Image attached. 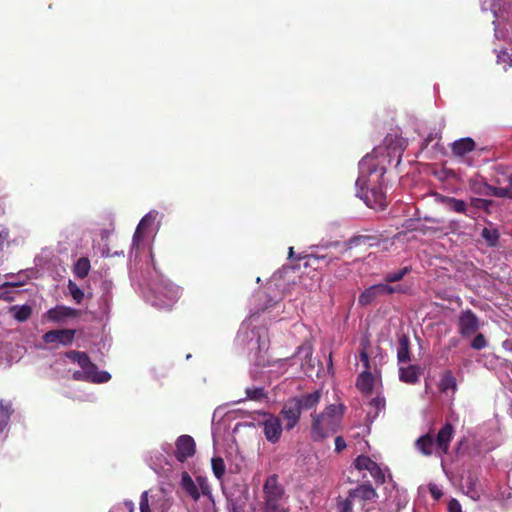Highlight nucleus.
I'll use <instances>...</instances> for the list:
<instances>
[{
    "label": "nucleus",
    "instance_id": "nucleus-19",
    "mask_svg": "<svg viewBox=\"0 0 512 512\" xmlns=\"http://www.w3.org/2000/svg\"><path fill=\"white\" fill-rule=\"evenodd\" d=\"M420 374L421 370L417 365H409L408 367H401L399 369L400 380L407 384L417 383L419 381Z\"/></svg>",
    "mask_w": 512,
    "mask_h": 512
},
{
    "label": "nucleus",
    "instance_id": "nucleus-44",
    "mask_svg": "<svg viewBox=\"0 0 512 512\" xmlns=\"http://www.w3.org/2000/svg\"><path fill=\"white\" fill-rule=\"evenodd\" d=\"M359 359H360V361L362 362V364L364 366V370L370 371L369 355H368V353L365 350H362L359 353Z\"/></svg>",
    "mask_w": 512,
    "mask_h": 512
},
{
    "label": "nucleus",
    "instance_id": "nucleus-59",
    "mask_svg": "<svg viewBox=\"0 0 512 512\" xmlns=\"http://www.w3.org/2000/svg\"><path fill=\"white\" fill-rule=\"evenodd\" d=\"M507 181H508V184H509V187L508 188H512V174H510L508 177H507Z\"/></svg>",
    "mask_w": 512,
    "mask_h": 512
},
{
    "label": "nucleus",
    "instance_id": "nucleus-20",
    "mask_svg": "<svg viewBox=\"0 0 512 512\" xmlns=\"http://www.w3.org/2000/svg\"><path fill=\"white\" fill-rule=\"evenodd\" d=\"M181 486L194 501H198L200 499L201 494L199 492V489L194 483L189 473L186 471L182 472Z\"/></svg>",
    "mask_w": 512,
    "mask_h": 512
},
{
    "label": "nucleus",
    "instance_id": "nucleus-61",
    "mask_svg": "<svg viewBox=\"0 0 512 512\" xmlns=\"http://www.w3.org/2000/svg\"><path fill=\"white\" fill-rule=\"evenodd\" d=\"M432 494L435 496V498H439L441 495L440 493L437 494V492H434V491H432Z\"/></svg>",
    "mask_w": 512,
    "mask_h": 512
},
{
    "label": "nucleus",
    "instance_id": "nucleus-34",
    "mask_svg": "<svg viewBox=\"0 0 512 512\" xmlns=\"http://www.w3.org/2000/svg\"><path fill=\"white\" fill-rule=\"evenodd\" d=\"M497 63L503 64L504 70L512 67V56L507 52L506 49L500 50L497 53Z\"/></svg>",
    "mask_w": 512,
    "mask_h": 512
},
{
    "label": "nucleus",
    "instance_id": "nucleus-54",
    "mask_svg": "<svg viewBox=\"0 0 512 512\" xmlns=\"http://www.w3.org/2000/svg\"><path fill=\"white\" fill-rule=\"evenodd\" d=\"M22 285H23L22 282H17V281L5 282V283L2 284L1 289L8 288V287H19V286H22Z\"/></svg>",
    "mask_w": 512,
    "mask_h": 512
},
{
    "label": "nucleus",
    "instance_id": "nucleus-22",
    "mask_svg": "<svg viewBox=\"0 0 512 512\" xmlns=\"http://www.w3.org/2000/svg\"><path fill=\"white\" fill-rule=\"evenodd\" d=\"M417 449L425 456H430L433 453L435 447L434 436L432 433H427L416 441Z\"/></svg>",
    "mask_w": 512,
    "mask_h": 512
},
{
    "label": "nucleus",
    "instance_id": "nucleus-3",
    "mask_svg": "<svg viewBox=\"0 0 512 512\" xmlns=\"http://www.w3.org/2000/svg\"><path fill=\"white\" fill-rule=\"evenodd\" d=\"M262 493V508L284 505L288 499L285 487L280 483L277 474H271L266 477L263 483Z\"/></svg>",
    "mask_w": 512,
    "mask_h": 512
},
{
    "label": "nucleus",
    "instance_id": "nucleus-2",
    "mask_svg": "<svg viewBox=\"0 0 512 512\" xmlns=\"http://www.w3.org/2000/svg\"><path fill=\"white\" fill-rule=\"evenodd\" d=\"M386 167L383 161L373 154H367L359 162V176L356 180V187L363 193L365 186L382 185Z\"/></svg>",
    "mask_w": 512,
    "mask_h": 512
},
{
    "label": "nucleus",
    "instance_id": "nucleus-53",
    "mask_svg": "<svg viewBox=\"0 0 512 512\" xmlns=\"http://www.w3.org/2000/svg\"><path fill=\"white\" fill-rule=\"evenodd\" d=\"M0 299L6 302H12L14 300L10 292L6 290L0 292Z\"/></svg>",
    "mask_w": 512,
    "mask_h": 512
},
{
    "label": "nucleus",
    "instance_id": "nucleus-60",
    "mask_svg": "<svg viewBox=\"0 0 512 512\" xmlns=\"http://www.w3.org/2000/svg\"><path fill=\"white\" fill-rule=\"evenodd\" d=\"M293 254H294V249H293V247H290L289 248V258H292Z\"/></svg>",
    "mask_w": 512,
    "mask_h": 512
},
{
    "label": "nucleus",
    "instance_id": "nucleus-41",
    "mask_svg": "<svg viewBox=\"0 0 512 512\" xmlns=\"http://www.w3.org/2000/svg\"><path fill=\"white\" fill-rule=\"evenodd\" d=\"M140 512H151L148 499V491H144L140 496Z\"/></svg>",
    "mask_w": 512,
    "mask_h": 512
},
{
    "label": "nucleus",
    "instance_id": "nucleus-24",
    "mask_svg": "<svg viewBox=\"0 0 512 512\" xmlns=\"http://www.w3.org/2000/svg\"><path fill=\"white\" fill-rule=\"evenodd\" d=\"M441 202L450 210L456 213L467 214V204L464 200L457 199L450 196H443Z\"/></svg>",
    "mask_w": 512,
    "mask_h": 512
},
{
    "label": "nucleus",
    "instance_id": "nucleus-49",
    "mask_svg": "<svg viewBox=\"0 0 512 512\" xmlns=\"http://www.w3.org/2000/svg\"><path fill=\"white\" fill-rule=\"evenodd\" d=\"M346 448V442L342 436H337L335 438V450L340 452Z\"/></svg>",
    "mask_w": 512,
    "mask_h": 512
},
{
    "label": "nucleus",
    "instance_id": "nucleus-50",
    "mask_svg": "<svg viewBox=\"0 0 512 512\" xmlns=\"http://www.w3.org/2000/svg\"><path fill=\"white\" fill-rule=\"evenodd\" d=\"M449 512H463L460 503L456 499H452L448 505Z\"/></svg>",
    "mask_w": 512,
    "mask_h": 512
},
{
    "label": "nucleus",
    "instance_id": "nucleus-35",
    "mask_svg": "<svg viewBox=\"0 0 512 512\" xmlns=\"http://www.w3.org/2000/svg\"><path fill=\"white\" fill-rule=\"evenodd\" d=\"M68 289L76 303H81L84 298V292L77 286V284L71 280L68 283Z\"/></svg>",
    "mask_w": 512,
    "mask_h": 512
},
{
    "label": "nucleus",
    "instance_id": "nucleus-33",
    "mask_svg": "<svg viewBox=\"0 0 512 512\" xmlns=\"http://www.w3.org/2000/svg\"><path fill=\"white\" fill-rule=\"evenodd\" d=\"M482 237L490 246H496L499 240V233L497 230L484 228L482 230Z\"/></svg>",
    "mask_w": 512,
    "mask_h": 512
},
{
    "label": "nucleus",
    "instance_id": "nucleus-5",
    "mask_svg": "<svg viewBox=\"0 0 512 512\" xmlns=\"http://www.w3.org/2000/svg\"><path fill=\"white\" fill-rule=\"evenodd\" d=\"M378 238L374 235H355L345 242L334 241L330 245L340 248L341 254H347L354 248L367 251L369 248L378 245Z\"/></svg>",
    "mask_w": 512,
    "mask_h": 512
},
{
    "label": "nucleus",
    "instance_id": "nucleus-58",
    "mask_svg": "<svg viewBox=\"0 0 512 512\" xmlns=\"http://www.w3.org/2000/svg\"><path fill=\"white\" fill-rule=\"evenodd\" d=\"M424 220L428 221V222H431V223H436V224L441 223V220L433 218V217H425Z\"/></svg>",
    "mask_w": 512,
    "mask_h": 512
},
{
    "label": "nucleus",
    "instance_id": "nucleus-37",
    "mask_svg": "<svg viewBox=\"0 0 512 512\" xmlns=\"http://www.w3.org/2000/svg\"><path fill=\"white\" fill-rule=\"evenodd\" d=\"M493 204L492 200L482 199V198H471L470 205L476 209H482L484 211H489V207Z\"/></svg>",
    "mask_w": 512,
    "mask_h": 512
},
{
    "label": "nucleus",
    "instance_id": "nucleus-31",
    "mask_svg": "<svg viewBox=\"0 0 512 512\" xmlns=\"http://www.w3.org/2000/svg\"><path fill=\"white\" fill-rule=\"evenodd\" d=\"M212 471L218 480H221L226 472V466L223 458L214 457L211 460Z\"/></svg>",
    "mask_w": 512,
    "mask_h": 512
},
{
    "label": "nucleus",
    "instance_id": "nucleus-9",
    "mask_svg": "<svg viewBox=\"0 0 512 512\" xmlns=\"http://www.w3.org/2000/svg\"><path fill=\"white\" fill-rule=\"evenodd\" d=\"M354 466L357 470H367L369 471L371 477L377 484H383L385 482V474L380 468V466L373 461L370 457L366 455H359L354 460Z\"/></svg>",
    "mask_w": 512,
    "mask_h": 512
},
{
    "label": "nucleus",
    "instance_id": "nucleus-52",
    "mask_svg": "<svg viewBox=\"0 0 512 512\" xmlns=\"http://www.w3.org/2000/svg\"><path fill=\"white\" fill-rule=\"evenodd\" d=\"M151 223V219H149L148 216H145L141 219V221L139 222L137 228L141 229V230H145L146 227Z\"/></svg>",
    "mask_w": 512,
    "mask_h": 512
},
{
    "label": "nucleus",
    "instance_id": "nucleus-10",
    "mask_svg": "<svg viewBox=\"0 0 512 512\" xmlns=\"http://www.w3.org/2000/svg\"><path fill=\"white\" fill-rule=\"evenodd\" d=\"M453 436L454 427L451 423L446 422L434 437L436 453L439 455L448 454Z\"/></svg>",
    "mask_w": 512,
    "mask_h": 512
},
{
    "label": "nucleus",
    "instance_id": "nucleus-38",
    "mask_svg": "<svg viewBox=\"0 0 512 512\" xmlns=\"http://www.w3.org/2000/svg\"><path fill=\"white\" fill-rule=\"evenodd\" d=\"M12 413H13V408H12L11 402L1 400L0 401V416L9 421Z\"/></svg>",
    "mask_w": 512,
    "mask_h": 512
},
{
    "label": "nucleus",
    "instance_id": "nucleus-13",
    "mask_svg": "<svg viewBox=\"0 0 512 512\" xmlns=\"http://www.w3.org/2000/svg\"><path fill=\"white\" fill-rule=\"evenodd\" d=\"M322 395V390L318 389L312 393H307L300 395L298 397H294L291 400L302 412L315 409L317 405L320 403Z\"/></svg>",
    "mask_w": 512,
    "mask_h": 512
},
{
    "label": "nucleus",
    "instance_id": "nucleus-43",
    "mask_svg": "<svg viewBox=\"0 0 512 512\" xmlns=\"http://www.w3.org/2000/svg\"><path fill=\"white\" fill-rule=\"evenodd\" d=\"M369 404L373 406L378 412L385 408V399L383 397L377 396L373 398Z\"/></svg>",
    "mask_w": 512,
    "mask_h": 512
},
{
    "label": "nucleus",
    "instance_id": "nucleus-36",
    "mask_svg": "<svg viewBox=\"0 0 512 512\" xmlns=\"http://www.w3.org/2000/svg\"><path fill=\"white\" fill-rule=\"evenodd\" d=\"M247 397L251 400L260 401L266 397L264 388L262 387H253L246 389Z\"/></svg>",
    "mask_w": 512,
    "mask_h": 512
},
{
    "label": "nucleus",
    "instance_id": "nucleus-4",
    "mask_svg": "<svg viewBox=\"0 0 512 512\" xmlns=\"http://www.w3.org/2000/svg\"><path fill=\"white\" fill-rule=\"evenodd\" d=\"M405 290L401 285L391 286L385 283L371 285L366 288L358 297L360 306L371 305L377 298L389 296L396 293H404Z\"/></svg>",
    "mask_w": 512,
    "mask_h": 512
},
{
    "label": "nucleus",
    "instance_id": "nucleus-1",
    "mask_svg": "<svg viewBox=\"0 0 512 512\" xmlns=\"http://www.w3.org/2000/svg\"><path fill=\"white\" fill-rule=\"evenodd\" d=\"M344 414L343 405L331 404L319 413L312 415L311 438L314 442L322 441L336 433Z\"/></svg>",
    "mask_w": 512,
    "mask_h": 512
},
{
    "label": "nucleus",
    "instance_id": "nucleus-23",
    "mask_svg": "<svg viewBox=\"0 0 512 512\" xmlns=\"http://www.w3.org/2000/svg\"><path fill=\"white\" fill-rule=\"evenodd\" d=\"M397 359L399 363L410 361V341L407 335L403 334L399 338L397 348Z\"/></svg>",
    "mask_w": 512,
    "mask_h": 512
},
{
    "label": "nucleus",
    "instance_id": "nucleus-12",
    "mask_svg": "<svg viewBox=\"0 0 512 512\" xmlns=\"http://www.w3.org/2000/svg\"><path fill=\"white\" fill-rule=\"evenodd\" d=\"M195 441L189 435H182L176 441L175 457L179 462H185L195 454Z\"/></svg>",
    "mask_w": 512,
    "mask_h": 512
},
{
    "label": "nucleus",
    "instance_id": "nucleus-46",
    "mask_svg": "<svg viewBox=\"0 0 512 512\" xmlns=\"http://www.w3.org/2000/svg\"><path fill=\"white\" fill-rule=\"evenodd\" d=\"M263 512H290V509L284 504V505H276L275 507H266L262 508Z\"/></svg>",
    "mask_w": 512,
    "mask_h": 512
},
{
    "label": "nucleus",
    "instance_id": "nucleus-57",
    "mask_svg": "<svg viewBox=\"0 0 512 512\" xmlns=\"http://www.w3.org/2000/svg\"><path fill=\"white\" fill-rule=\"evenodd\" d=\"M8 237L7 232L0 231V246H2Z\"/></svg>",
    "mask_w": 512,
    "mask_h": 512
},
{
    "label": "nucleus",
    "instance_id": "nucleus-21",
    "mask_svg": "<svg viewBox=\"0 0 512 512\" xmlns=\"http://www.w3.org/2000/svg\"><path fill=\"white\" fill-rule=\"evenodd\" d=\"M374 386V377L370 371L364 370L357 378L356 387L365 394H370Z\"/></svg>",
    "mask_w": 512,
    "mask_h": 512
},
{
    "label": "nucleus",
    "instance_id": "nucleus-32",
    "mask_svg": "<svg viewBox=\"0 0 512 512\" xmlns=\"http://www.w3.org/2000/svg\"><path fill=\"white\" fill-rule=\"evenodd\" d=\"M331 243L332 242H329L325 246L318 248V250L316 252V254H318V256H326L325 258L321 259L323 268L328 267L329 265H331L332 263H334L336 260L339 259L338 257L332 256L328 252H326V250L328 248H332V246L330 245ZM333 248H335V247L333 246Z\"/></svg>",
    "mask_w": 512,
    "mask_h": 512
},
{
    "label": "nucleus",
    "instance_id": "nucleus-26",
    "mask_svg": "<svg viewBox=\"0 0 512 512\" xmlns=\"http://www.w3.org/2000/svg\"><path fill=\"white\" fill-rule=\"evenodd\" d=\"M90 271V261L86 257H81L77 260L74 266V274L80 279L87 277Z\"/></svg>",
    "mask_w": 512,
    "mask_h": 512
},
{
    "label": "nucleus",
    "instance_id": "nucleus-62",
    "mask_svg": "<svg viewBox=\"0 0 512 512\" xmlns=\"http://www.w3.org/2000/svg\"><path fill=\"white\" fill-rule=\"evenodd\" d=\"M104 302H105L106 306L108 307V298L107 297L104 298Z\"/></svg>",
    "mask_w": 512,
    "mask_h": 512
},
{
    "label": "nucleus",
    "instance_id": "nucleus-14",
    "mask_svg": "<svg viewBox=\"0 0 512 512\" xmlns=\"http://www.w3.org/2000/svg\"><path fill=\"white\" fill-rule=\"evenodd\" d=\"M74 337L75 330L73 329L50 330L43 335V341L47 344L60 343L62 345H69L73 342Z\"/></svg>",
    "mask_w": 512,
    "mask_h": 512
},
{
    "label": "nucleus",
    "instance_id": "nucleus-17",
    "mask_svg": "<svg viewBox=\"0 0 512 512\" xmlns=\"http://www.w3.org/2000/svg\"><path fill=\"white\" fill-rule=\"evenodd\" d=\"M84 370V381L92 383H105L110 380L111 375L106 371H99L94 363H90Z\"/></svg>",
    "mask_w": 512,
    "mask_h": 512
},
{
    "label": "nucleus",
    "instance_id": "nucleus-7",
    "mask_svg": "<svg viewBox=\"0 0 512 512\" xmlns=\"http://www.w3.org/2000/svg\"><path fill=\"white\" fill-rule=\"evenodd\" d=\"M262 416L263 420L260 424L263 426L266 440L272 444L279 442L283 432L280 418L268 412H263Z\"/></svg>",
    "mask_w": 512,
    "mask_h": 512
},
{
    "label": "nucleus",
    "instance_id": "nucleus-6",
    "mask_svg": "<svg viewBox=\"0 0 512 512\" xmlns=\"http://www.w3.org/2000/svg\"><path fill=\"white\" fill-rule=\"evenodd\" d=\"M357 195L364 200L367 206L373 209H385L388 205L384 184L375 186H365L363 193L357 188Z\"/></svg>",
    "mask_w": 512,
    "mask_h": 512
},
{
    "label": "nucleus",
    "instance_id": "nucleus-45",
    "mask_svg": "<svg viewBox=\"0 0 512 512\" xmlns=\"http://www.w3.org/2000/svg\"><path fill=\"white\" fill-rule=\"evenodd\" d=\"M143 237H144V230L136 228V231L134 232V235H133V246L138 248L140 242L143 240Z\"/></svg>",
    "mask_w": 512,
    "mask_h": 512
},
{
    "label": "nucleus",
    "instance_id": "nucleus-27",
    "mask_svg": "<svg viewBox=\"0 0 512 512\" xmlns=\"http://www.w3.org/2000/svg\"><path fill=\"white\" fill-rule=\"evenodd\" d=\"M457 387L456 378L451 370L445 371L440 380V388L442 391L455 390Z\"/></svg>",
    "mask_w": 512,
    "mask_h": 512
},
{
    "label": "nucleus",
    "instance_id": "nucleus-8",
    "mask_svg": "<svg viewBox=\"0 0 512 512\" xmlns=\"http://www.w3.org/2000/svg\"><path fill=\"white\" fill-rule=\"evenodd\" d=\"M457 325L458 332L463 337L474 335L480 328L479 318L471 309L461 311Z\"/></svg>",
    "mask_w": 512,
    "mask_h": 512
},
{
    "label": "nucleus",
    "instance_id": "nucleus-55",
    "mask_svg": "<svg viewBox=\"0 0 512 512\" xmlns=\"http://www.w3.org/2000/svg\"><path fill=\"white\" fill-rule=\"evenodd\" d=\"M73 378L75 380H84V370H82V371H75L73 373Z\"/></svg>",
    "mask_w": 512,
    "mask_h": 512
},
{
    "label": "nucleus",
    "instance_id": "nucleus-16",
    "mask_svg": "<svg viewBox=\"0 0 512 512\" xmlns=\"http://www.w3.org/2000/svg\"><path fill=\"white\" fill-rule=\"evenodd\" d=\"M80 311L71 307L59 305L47 311L46 317L53 322H59L66 318H74L79 316Z\"/></svg>",
    "mask_w": 512,
    "mask_h": 512
},
{
    "label": "nucleus",
    "instance_id": "nucleus-25",
    "mask_svg": "<svg viewBox=\"0 0 512 512\" xmlns=\"http://www.w3.org/2000/svg\"><path fill=\"white\" fill-rule=\"evenodd\" d=\"M10 311L13 313V317L19 322L27 321L32 314V308L29 305L12 306Z\"/></svg>",
    "mask_w": 512,
    "mask_h": 512
},
{
    "label": "nucleus",
    "instance_id": "nucleus-40",
    "mask_svg": "<svg viewBox=\"0 0 512 512\" xmlns=\"http://www.w3.org/2000/svg\"><path fill=\"white\" fill-rule=\"evenodd\" d=\"M487 345V341L483 334H477L471 342V347L475 350H481L485 348Z\"/></svg>",
    "mask_w": 512,
    "mask_h": 512
},
{
    "label": "nucleus",
    "instance_id": "nucleus-29",
    "mask_svg": "<svg viewBox=\"0 0 512 512\" xmlns=\"http://www.w3.org/2000/svg\"><path fill=\"white\" fill-rule=\"evenodd\" d=\"M67 357L74 362H77L78 365L83 369H86L88 365L91 363V360L87 353L81 351H70L67 353Z\"/></svg>",
    "mask_w": 512,
    "mask_h": 512
},
{
    "label": "nucleus",
    "instance_id": "nucleus-47",
    "mask_svg": "<svg viewBox=\"0 0 512 512\" xmlns=\"http://www.w3.org/2000/svg\"><path fill=\"white\" fill-rule=\"evenodd\" d=\"M468 439L466 437H462L455 448L457 454H463L467 448Z\"/></svg>",
    "mask_w": 512,
    "mask_h": 512
},
{
    "label": "nucleus",
    "instance_id": "nucleus-30",
    "mask_svg": "<svg viewBox=\"0 0 512 512\" xmlns=\"http://www.w3.org/2000/svg\"><path fill=\"white\" fill-rule=\"evenodd\" d=\"M410 266H405L396 272H389L384 276L385 284L395 283L402 280L407 274L411 272Z\"/></svg>",
    "mask_w": 512,
    "mask_h": 512
},
{
    "label": "nucleus",
    "instance_id": "nucleus-56",
    "mask_svg": "<svg viewBox=\"0 0 512 512\" xmlns=\"http://www.w3.org/2000/svg\"><path fill=\"white\" fill-rule=\"evenodd\" d=\"M9 421L0 416V434L5 430Z\"/></svg>",
    "mask_w": 512,
    "mask_h": 512
},
{
    "label": "nucleus",
    "instance_id": "nucleus-11",
    "mask_svg": "<svg viewBox=\"0 0 512 512\" xmlns=\"http://www.w3.org/2000/svg\"><path fill=\"white\" fill-rule=\"evenodd\" d=\"M348 497L352 501H360L363 506L366 502L374 501L378 494L370 482H365L348 491Z\"/></svg>",
    "mask_w": 512,
    "mask_h": 512
},
{
    "label": "nucleus",
    "instance_id": "nucleus-42",
    "mask_svg": "<svg viewBox=\"0 0 512 512\" xmlns=\"http://www.w3.org/2000/svg\"><path fill=\"white\" fill-rule=\"evenodd\" d=\"M494 196L512 199V192L508 187H497V190H494Z\"/></svg>",
    "mask_w": 512,
    "mask_h": 512
},
{
    "label": "nucleus",
    "instance_id": "nucleus-15",
    "mask_svg": "<svg viewBox=\"0 0 512 512\" xmlns=\"http://www.w3.org/2000/svg\"><path fill=\"white\" fill-rule=\"evenodd\" d=\"M301 411L299 408L292 402V400H288L287 403L283 406L280 411V416L285 421L286 430H292L299 422L301 418Z\"/></svg>",
    "mask_w": 512,
    "mask_h": 512
},
{
    "label": "nucleus",
    "instance_id": "nucleus-48",
    "mask_svg": "<svg viewBox=\"0 0 512 512\" xmlns=\"http://www.w3.org/2000/svg\"><path fill=\"white\" fill-rule=\"evenodd\" d=\"M494 190H497V187L491 186L488 184H484L483 187L481 189L477 190L476 192L479 194L494 196Z\"/></svg>",
    "mask_w": 512,
    "mask_h": 512
},
{
    "label": "nucleus",
    "instance_id": "nucleus-51",
    "mask_svg": "<svg viewBox=\"0 0 512 512\" xmlns=\"http://www.w3.org/2000/svg\"><path fill=\"white\" fill-rule=\"evenodd\" d=\"M197 480H198L199 485H200L201 493L203 495H210L211 494V490H210V486L208 485V483H206V481H204L201 478H198Z\"/></svg>",
    "mask_w": 512,
    "mask_h": 512
},
{
    "label": "nucleus",
    "instance_id": "nucleus-18",
    "mask_svg": "<svg viewBox=\"0 0 512 512\" xmlns=\"http://www.w3.org/2000/svg\"><path fill=\"white\" fill-rule=\"evenodd\" d=\"M475 146V141L470 137H466L453 142L451 150L455 156H464L467 153L472 152L475 149Z\"/></svg>",
    "mask_w": 512,
    "mask_h": 512
},
{
    "label": "nucleus",
    "instance_id": "nucleus-39",
    "mask_svg": "<svg viewBox=\"0 0 512 512\" xmlns=\"http://www.w3.org/2000/svg\"><path fill=\"white\" fill-rule=\"evenodd\" d=\"M337 512H353L352 500L349 497L339 500L337 503Z\"/></svg>",
    "mask_w": 512,
    "mask_h": 512
},
{
    "label": "nucleus",
    "instance_id": "nucleus-28",
    "mask_svg": "<svg viewBox=\"0 0 512 512\" xmlns=\"http://www.w3.org/2000/svg\"><path fill=\"white\" fill-rule=\"evenodd\" d=\"M325 257L326 256H318V254H316V253H310L303 257H299L298 259L305 260V262H304L305 267H311V268H314L315 270H322L323 265L321 263V259H323Z\"/></svg>",
    "mask_w": 512,
    "mask_h": 512
}]
</instances>
